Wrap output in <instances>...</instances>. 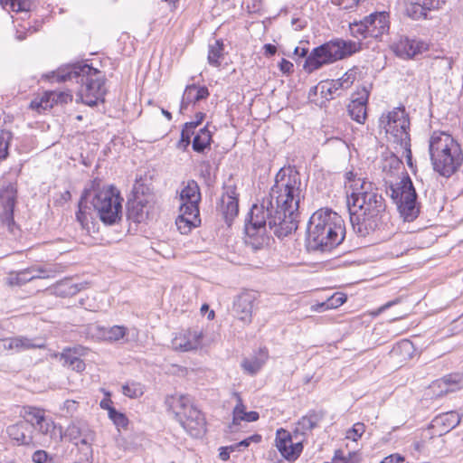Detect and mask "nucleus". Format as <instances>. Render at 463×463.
Wrapping results in <instances>:
<instances>
[{
	"label": "nucleus",
	"instance_id": "7c9ffc66",
	"mask_svg": "<svg viewBox=\"0 0 463 463\" xmlns=\"http://www.w3.org/2000/svg\"><path fill=\"white\" fill-rule=\"evenodd\" d=\"M212 140V134L205 126L194 135L192 142L193 150L196 153L203 154L206 149L210 148Z\"/></svg>",
	"mask_w": 463,
	"mask_h": 463
},
{
	"label": "nucleus",
	"instance_id": "a19ab883",
	"mask_svg": "<svg viewBox=\"0 0 463 463\" xmlns=\"http://www.w3.org/2000/svg\"><path fill=\"white\" fill-rule=\"evenodd\" d=\"M290 443H292L291 434L284 429L278 430L276 434V446L283 458H285Z\"/></svg>",
	"mask_w": 463,
	"mask_h": 463
},
{
	"label": "nucleus",
	"instance_id": "4468645a",
	"mask_svg": "<svg viewBox=\"0 0 463 463\" xmlns=\"http://www.w3.org/2000/svg\"><path fill=\"white\" fill-rule=\"evenodd\" d=\"M446 0H404L405 14L413 20L427 19L428 13L441 7Z\"/></svg>",
	"mask_w": 463,
	"mask_h": 463
},
{
	"label": "nucleus",
	"instance_id": "37998d69",
	"mask_svg": "<svg viewBox=\"0 0 463 463\" xmlns=\"http://www.w3.org/2000/svg\"><path fill=\"white\" fill-rule=\"evenodd\" d=\"M122 392L131 399L138 398L144 393V386L137 382L127 383L122 386Z\"/></svg>",
	"mask_w": 463,
	"mask_h": 463
},
{
	"label": "nucleus",
	"instance_id": "9d476101",
	"mask_svg": "<svg viewBox=\"0 0 463 463\" xmlns=\"http://www.w3.org/2000/svg\"><path fill=\"white\" fill-rule=\"evenodd\" d=\"M461 421V418L457 411H451L439 414L430 423L427 429L421 432V438L424 441L430 440L434 437H442L443 435L455 429Z\"/></svg>",
	"mask_w": 463,
	"mask_h": 463
},
{
	"label": "nucleus",
	"instance_id": "774afa93",
	"mask_svg": "<svg viewBox=\"0 0 463 463\" xmlns=\"http://www.w3.org/2000/svg\"><path fill=\"white\" fill-rule=\"evenodd\" d=\"M264 53L267 56H272L277 52V47L271 43H266L263 46Z\"/></svg>",
	"mask_w": 463,
	"mask_h": 463
},
{
	"label": "nucleus",
	"instance_id": "3c124183",
	"mask_svg": "<svg viewBox=\"0 0 463 463\" xmlns=\"http://www.w3.org/2000/svg\"><path fill=\"white\" fill-rule=\"evenodd\" d=\"M175 224L177 226L178 231L182 234H187L191 232V230L200 224V222L193 221L188 218L178 216L175 221Z\"/></svg>",
	"mask_w": 463,
	"mask_h": 463
},
{
	"label": "nucleus",
	"instance_id": "5701e85b",
	"mask_svg": "<svg viewBox=\"0 0 463 463\" xmlns=\"http://www.w3.org/2000/svg\"><path fill=\"white\" fill-rule=\"evenodd\" d=\"M368 99L369 93L364 90V93L360 97L353 99L348 105L347 109L350 117L359 124H364L366 119V104L368 102Z\"/></svg>",
	"mask_w": 463,
	"mask_h": 463
},
{
	"label": "nucleus",
	"instance_id": "c9c22d12",
	"mask_svg": "<svg viewBox=\"0 0 463 463\" xmlns=\"http://www.w3.org/2000/svg\"><path fill=\"white\" fill-rule=\"evenodd\" d=\"M223 52L224 45L222 40H215L213 44H210L207 57L209 64L214 67L220 66V59L222 58Z\"/></svg>",
	"mask_w": 463,
	"mask_h": 463
},
{
	"label": "nucleus",
	"instance_id": "bb28decb",
	"mask_svg": "<svg viewBox=\"0 0 463 463\" xmlns=\"http://www.w3.org/2000/svg\"><path fill=\"white\" fill-rule=\"evenodd\" d=\"M80 351H83V348L79 346L73 349H65L61 354L64 364L77 373H81L86 368L84 361L79 357V355L82 354Z\"/></svg>",
	"mask_w": 463,
	"mask_h": 463
},
{
	"label": "nucleus",
	"instance_id": "aec40b11",
	"mask_svg": "<svg viewBox=\"0 0 463 463\" xmlns=\"http://www.w3.org/2000/svg\"><path fill=\"white\" fill-rule=\"evenodd\" d=\"M389 13L387 12H374L365 16V23L367 24L370 38H379L384 33H388L390 29Z\"/></svg>",
	"mask_w": 463,
	"mask_h": 463
},
{
	"label": "nucleus",
	"instance_id": "1a4fd4ad",
	"mask_svg": "<svg viewBox=\"0 0 463 463\" xmlns=\"http://www.w3.org/2000/svg\"><path fill=\"white\" fill-rule=\"evenodd\" d=\"M379 128L384 129L392 141L411 155L410 118L404 107L394 108L383 113L379 118Z\"/></svg>",
	"mask_w": 463,
	"mask_h": 463
},
{
	"label": "nucleus",
	"instance_id": "052dcab7",
	"mask_svg": "<svg viewBox=\"0 0 463 463\" xmlns=\"http://www.w3.org/2000/svg\"><path fill=\"white\" fill-rule=\"evenodd\" d=\"M51 98L52 101H54V103H68L69 101L72 100L71 94L68 92H51Z\"/></svg>",
	"mask_w": 463,
	"mask_h": 463
},
{
	"label": "nucleus",
	"instance_id": "0eeeda50",
	"mask_svg": "<svg viewBox=\"0 0 463 463\" xmlns=\"http://www.w3.org/2000/svg\"><path fill=\"white\" fill-rule=\"evenodd\" d=\"M358 45L350 40L335 38L314 48L308 55L307 48L296 47L294 53L300 57H307L303 67L306 71L310 73L325 65L353 55L359 51Z\"/></svg>",
	"mask_w": 463,
	"mask_h": 463
},
{
	"label": "nucleus",
	"instance_id": "a878e982",
	"mask_svg": "<svg viewBox=\"0 0 463 463\" xmlns=\"http://www.w3.org/2000/svg\"><path fill=\"white\" fill-rule=\"evenodd\" d=\"M326 417L324 410H311L298 421L297 430H300L303 434L306 431H311L317 427L318 423Z\"/></svg>",
	"mask_w": 463,
	"mask_h": 463
},
{
	"label": "nucleus",
	"instance_id": "c85d7f7f",
	"mask_svg": "<svg viewBox=\"0 0 463 463\" xmlns=\"http://www.w3.org/2000/svg\"><path fill=\"white\" fill-rule=\"evenodd\" d=\"M41 271L42 270L30 268L18 272H11L6 279V283L10 286H22L34 279L42 278L40 275L36 274V272Z\"/></svg>",
	"mask_w": 463,
	"mask_h": 463
},
{
	"label": "nucleus",
	"instance_id": "bf43d9fd",
	"mask_svg": "<svg viewBox=\"0 0 463 463\" xmlns=\"http://www.w3.org/2000/svg\"><path fill=\"white\" fill-rule=\"evenodd\" d=\"M78 409V402L74 400H66L61 406V411L65 416H71Z\"/></svg>",
	"mask_w": 463,
	"mask_h": 463
},
{
	"label": "nucleus",
	"instance_id": "ea45409f",
	"mask_svg": "<svg viewBox=\"0 0 463 463\" xmlns=\"http://www.w3.org/2000/svg\"><path fill=\"white\" fill-rule=\"evenodd\" d=\"M349 29L351 35L358 40H364L370 37V30H368L365 23V17L363 20L350 23Z\"/></svg>",
	"mask_w": 463,
	"mask_h": 463
},
{
	"label": "nucleus",
	"instance_id": "ddd939ff",
	"mask_svg": "<svg viewBox=\"0 0 463 463\" xmlns=\"http://www.w3.org/2000/svg\"><path fill=\"white\" fill-rule=\"evenodd\" d=\"M6 433L14 445L37 446L38 437L34 436V427L27 421H18L8 426Z\"/></svg>",
	"mask_w": 463,
	"mask_h": 463
},
{
	"label": "nucleus",
	"instance_id": "a211bd4d",
	"mask_svg": "<svg viewBox=\"0 0 463 463\" xmlns=\"http://www.w3.org/2000/svg\"><path fill=\"white\" fill-rule=\"evenodd\" d=\"M390 196L395 204L405 202H416L418 195L409 176L403 177L395 185L390 186Z\"/></svg>",
	"mask_w": 463,
	"mask_h": 463
},
{
	"label": "nucleus",
	"instance_id": "e433bc0d",
	"mask_svg": "<svg viewBox=\"0 0 463 463\" xmlns=\"http://www.w3.org/2000/svg\"><path fill=\"white\" fill-rule=\"evenodd\" d=\"M319 88L321 94H323L325 98L328 99L327 96H330L329 99H334L341 95L340 90H343V83L339 82L338 79L331 80L321 82Z\"/></svg>",
	"mask_w": 463,
	"mask_h": 463
},
{
	"label": "nucleus",
	"instance_id": "20e7f679",
	"mask_svg": "<svg viewBox=\"0 0 463 463\" xmlns=\"http://www.w3.org/2000/svg\"><path fill=\"white\" fill-rule=\"evenodd\" d=\"M345 236L341 215L328 208L316 211L307 227V247L310 250L329 252L341 244Z\"/></svg>",
	"mask_w": 463,
	"mask_h": 463
},
{
	"label": "nucleus",
	"instance_id": "8fccbe9b",
	"mask_svg": "<svg viewBox=\"0 0 463 463\" xmlns=\"http://www.w3.org/2000/svg\"><path fill=\"white\" fill-rule=\"evenodd\" d=\"M53 103H54V101H52L51 92H50V93H45L44 96H43L40 100H37V99L32 100L30 107L33 109H36L37 111L40 112L42 109L46 110L48 109L52 108Z\"/></svg>",
	"mask_w": 463,
	"mask_h": 463
},
{
	"label": "nucleus",
	"instance_id": "473e14b6",
	"mask_svg": "<svg viewBox=\"0 0 463 463\" xmlns=\"http://www.w3.org/2000/svg\"><path fill=\"white\" fill-rule=\"evenodd\" d=\"M396 205L401 216L406 222H412L420 213V204L418 201L400 203Z\"/></svg>",
	"mask_w": 463,
	"mask_h": 463
},
{
	"label": "nucleus",
	"instance_id": "39448f33",
	"mask_svg": "<svg viewBox=\"0 0 463 463\" xmlns=\"http://www.w3.org/2000/svg\"><path fill=\"white\" fill-rule=\"evenodd\" d=\"M57 81L74 80L80 84L76 101L90 107H95L99 101H104L106 90L102 73L85 62H75L60 68L53 72Z\"/></svg>",
	"mask_w": 463,
	"mask_h": 463
},
{
	"label": "nucleus",
	"instance_id": "c03bdc74",
	"mask_svg": "<svg viewBox=\"0 0 463 463\" xmlns=\"http://www.w3.org/2000/svg\"><path fill=\"white\" fill-rule=\"evenodd\" d=\"M346 301V296L341 292H335L331 298H327L326 301L321 303L319 307L323 310L337 308Z\"/></svg>",
	"mask_w": 463,
	"mask_h": 463
},
{
	"label": "nucleus",
	"instance_id": "864d4df0",
	"mask_svg": "<svg viewBox=\"0 0 463 463\" xmlns=\"http://www.w3.org/2000/svg\"><path fill=\"white\" fill-rule=\"evenodd\" d=\"M109 419L118 428H126L128 424V420L126 415L116 409H109Z\"/></svg>",
	"mask_w": 463,
	"mask_h": 463
},
{
	"label": "nucleus",
	"instance_id": "f03ea898",
	"mask_svg": "<svg viewBox=\"0 0 463 463\" xmlns=\"http://www.w3.org/2000/svg\"><path fill=\"white\" fill-rule=\"evenodd\" d=\"M347 197L350 222L360 237L380 230L388 221L389 213L381 189L374 183H365Z\"/></svg>",
	"mask_w": 463,
	"mask_h": 463
},
{
	"label": "nucleus",
	"instance_id": "13d9d810",
	"mask_svg": "<svg viewBox=\"0 0 463 463\" xmlns=\"http://www.w3.org/2000/svg\"><path fill=\"white\" fill-rule=\"evenodd\" d=\"M193 135H194V132H191L189 130L183 128L181 131V138L177 143V147L179 149L185 151L189 145L191 144V137Z\"/></svg>",
	"mask_w": 463,
	"mask_h": 463
},
{
	"label": "nucleus",
	"instance_id": "dca6fc26",
	"mask_svg": "<svg viewBox=\"0 0 463 463\" xmlns=\"http://www.w3.org/2000/svg\"><path fill=\"white\" fill-rule=\"evenodd\" d=\"M127 332L128 328L123 326H113L106 328L96 324H91L86 328L88 337L109 342H117L122 339L127 335Z\"/></svg>",
	"mask_w": 463,
	"mask_h": 463
},
{
	"label": "nucleus",
	"instance_id": "423d86ee",
	"mask_svg": "<svg viewBox=\"0 0 463 463\" xmlns=\"http://www.w3.org/2000/svg\"><path fill=\"white\" fill-rule=\"evenodd\" d=\"M429 153L433 170L443 177H450L463 164V150L449 134L434 131L429 140Z\"/></svg>",
	"mask_w": 463,
	"mask_h": 463
},
{
	"label": "nucleus",
	"instance_id": "cd10ccee",
	"mask_svg": "<svg viewBox=\"0 0 463 463\" xmlns=\"http://www.w3.org/2000/svg\"><path fill=\"white\" fill-rule=\"evenodd\" d=\"M436 385L440 389L438 396L453 392L463 388V376L457 373L449 374L437 381L432 387H435Z\"/></svg>",
	"mask_w": 463,
	"mask_h": 463
},
{
	"label": "nucleus",
	"instance_id": "c756f323",
	"mask_svg": "<svg viewBox=\"0 0 463 463\" xmlns=\"http://www.w3.org/2000/svg\"><path fill=\"white\" fill-rule=\"evenodd\" d=\"M260 357L253 356L251 358H244L242 360L241 367L245 373L250 375H254L261 369L268 359V350L266 348H261L260 350Z\"/></svg>",
	"mask_w": 463,
	"mask_h": 463
},
{
	"label": "nucleus",
	"instance_id": "4d7b16f0",
	"mask_svg": "<svg viewBox=\"0 0 463 463\" xmlns=\"http://www.w3.org/2000/svg\"><path fill=\"white\" fill-rule=\"evenodd\" d=\"M32 460L34 463H55L54 458L50 456L45 450H36L32 456Z\"/></svg>",
	"mask_w": 463,
	"mask_h": 463
},
{
	"label": "nucleus",
	"instance_id": "338daca9",
	"mask_svg": "<svg viewBox=\"0 0 463 463\" xmlns=\"http://www.w3.org/2000/svg\"><path fill=\"white\" fill-rule=\"evenodd\" d=\"M279 70L285 73L288 74L293 71V63L286 59H282L279 63Z\"/></svg>",
	"mask_w": 463,
	"mask_h": 463
},
{
	"label": "nucleus",
	"instance_id": "2f4dec72",
	"mask_svg": "<svg viewBox=\"0 0 463 463\" xmlns=\"http://www.w3.org/2000/svg\"><path fill=\"white\" fill-rule=\"evenodd\" d=\"M84 288L83 284L73 283L71 279H64L55 286V292L61 298L72 297Z\"/></svg>",
	"mask_w": 463,
	"mask_h": 463
},
{
	"label": "nucleus",
	"instance_id": "49530a36",
	"mask_svg": "<svg viewBox=\"0 0 463 463\" xmlns=\"http://www.w3.org/2000/svg\"><path fill=\"white\" fill-rule=\"evenodd\" d=\"M345 179L347 181V184H349V187L352 191V193L354 192H361L358 190L361 187V184H365V183H372L366 178L358 177L357 174L354 173L353 171H349L345 173Z\"/></svg>",
	"mask_w": 463,
	"mask_h": 463
},
{
	"label": "nucleus",
	"instance_id": "de8ad7c7",
	"mask_svg": "<svg viewBox=\"0 0 463 463\" xmlns=\"http://www.w3.org/2000/svg\"><path fill=\"white\" fill-rule=\"evenodd\" d=\"M425 444L428 445L430 449H432L434 452H440L445 444V440L441 439V437H434L430 440L427 439L426 441H424L423 439L421 438V442L415 443V449L417 450H420Z\"/></svg>",
	"mask_w": 463,
	"mask_h": 463
},
{
	"label": "nucleus",
	"instance_id": "0e129e2a",
	"mask_svg": "<svg viewBox=\"0 0 463 463\" xmlns=\"http://www.w3.org/2000/svg\"><path fill=\"white\" fill-rule=\"evenodd\" d=\"M380 463H405V458L401 454L394 453L385 457Z\"/></svg>",
	"mask_w": 463,
	"mask_h": 463
},
{
	"label": "nucleus",
	"instance_id": "f704fd0d",
	"mask_svg": "<svg viewBox=\"0 0 463 463\" xmlns=\"http://www.w3.org/2000/svg\"><path fill=\"white\" fill-rule=\"evenodd\" d=\"M146 205L140 200L128 203V217L135 222H141L146 215Z\"/></svg>",
	"mask_w": 463,
	"mask_h": 463
},
{
	"label": "nucleus",
	"instance_id": "f8f14e48",
	"mask_svg": "<svg viewBox=\"0 0 463 463\" xmlns=\"http://www.w3.org/2000/svg\"><path fill=\"white\" fill-rule=\"evenodd\" d=\"M17 190L14 184H7L0 189V207L2 213L0 218L2 222L12 231L14 224V209L16 203Z\"/></svg>",
	"mask_w": 463,
	"mask_h": 463
},
{
	"label": "nucleus",
	"instance_id": "7ed1b4c3",
	"mask_svg": "<svg viewBox=\"0 0 463 463\" xmlns=\"http://www.w3.org/2000/svg\"><path fill=\"white\" fill-rule=\"evenodd\" d=\"M122 202L123 198L116 187L109 185L101 188L99 180H94L90 187L84 189L80 196L76 220L83 230H90L86 212L90 203L104 224H116L122 217Z\"/></svg>",
	"mask_w": 463,
	"mask_h": 463
},
{
	"label": "nucleus",
	"instance_id": "b1692460",
	"mask_svg": "<svg viewBox=\"0 0 463 463\" xmlns=\"http://www.w3.org/2000/svg\"><path fill=\"white\" fill-rule=\"evenodd\" d=\"M209 95L210 92L205 86L198 87L195 84L187 85L183 94L180 109H186L189 104L206 99Z\"/></svg>",
	"mask_w": 463,
	"mask_h": 463
},
{
	"label": "nucleus",
	"instance_id": "e2e57ef3",
	"mask_svg": "<svg viewBox=\"0 0 463 463\" xmlns=\"http://www.w3.org/2000/svg\"><path fill=\"white\" fill-rule=\"evenodd\" d=\"M334 463H356L352 458V454L349 453L348 457H345L342 450L338 449L335 452Z\"/></svg>",
	"mask_w": 463,
	"mask_h": 463
},
{
	"label": "nucleus",
	"instance_id": "6e6552de",
	"mask_svg": "<svg viewBox=\"0 0 463 463\" xmlns=\"http://www.w3.org/2000/svg\"><path fill=\"white\" fill-rule=\"evenodd\" d=\"M165 404L173 411L175 419L192 437H201L205 432V419L203 413L195 408L188 395H170L165 399Z\"/></svg>",
	"mask_w": 463,
	"mask_h": 463
},
{
	"label": "nucleus",
	"instance_id": "680f3d73",
	"mask_svg": "<svg viewBox=\"0 0 463 463\" xmlns=\"http://www.w3.org/2000/svg\"><path fill=\"white\" fill-rule=\"evenodd\" d=\"M261 439H262L261 435L253 434V435L242 439L241 441L236 443L235 447H236V449H238L240 447L247 448L250 446V443H260L261 441Z\"/></svg>",
	"mask_w": 463,
	"mask_h": 463
},
{
	"label": "nucleus",
	"instance_id": "4be33fe9",
	"mask_svg": "<svg viewBox=\"0 0 463 463\" xmlns=\"http://www.w3.org/2000/svg\"><path fill=\"white\" fill-rule=\"evenodd\" d=\"M57 432L61 436V430H57L54 421L49 417H43V420L34 426V436L38 437L37 446L55 438Z\"/></svg>",
	"mask_w": 463,
	"mask_h": 463
},
{
	"label": "nucleus",
	"instance_id": "4c0bfd02",
	"mask_svg": "<svg viewBox=\"0 0 463 463\" xmlns=\"http://www.w3.org/2000/svg\"><path fill=\"white\" fill-rule=\"evenodd\" d=\"M23 417L24 420L22 421H27L34 427L40 420H43V417H45V411L37 407L26 406L24 407Z\"/></svg>",
	"mask_w": 463,
	"mask_h": 463
},
{
	"label": "nucleus",
	"instance_id": "393cba45",
	"mask_svg": "<svg viewBox=\"0 0 463 463\" xmlns=\"http://www.w3.org/2000/svg\"><path fill=\"white\" fill-rule=\"evenodd\" d=\"M44 347V344L35 343L34 340L25 336L9 337L3 340V348L5 350L22 352L28 349H42Z\"/></svg>",
	"mask_w": 463,
	"mask_h": 463
},
{
	"label": "nucleus",
	"instance_id": "2eb2a0df",
	"mask_svg": "<svg viewBox=\"0 0 463 463\" xmlns=\"http://www.w3.org/2000/svg\"><path fill=\"white\" fill-rule=\"evenodd\" d=\"M64 437L76 446L79 444L90 446L95 439V432L90 426L80 420L71 422L64 431Z\"/></svg>",
	"mask_w": 463,
	"mask_h": 463
},
{
	"label": "nucleus",
	"instance_id": "72a5a7b5",
	"mask_svg": "<svg viewBox=\"0 0 463 463\" xmlns=\"http://www.w3.org/2000/svg\"><path fill=\"white\" fill-rule=\"evenodd\" d=\"M180 197L182 202L199 203L201 194L198 184L194 180L188 181L187 184L182 190Z\"/></svg>",
	"mask_w": 463,
	"mask_h": 463
},
{
	"label": "nucleus",
	"instance_id": "f3484780",
	"mask_svg": "<svg viewBox=\"0 0 463 463\" xmlns=\"http://www.w3.org/2000/svg\"><path fill=\"white\" fill-rule=\"evenodd\" d=\"M428 49V43L422 40L402 37L395 44L394 52L401 58L411 59Z\"/></svg>",
	"mask_w": 463,
	"mask_h": 463
},
{
	"label": "nucleus",
	"instance_id": "6ab92c4d",
	"mask_svg": "<svg viewBox=\"0 0 463 463\" xmlns=\"http://www.w3.org/2000/svg\"><path fill=\"white\" fill-rule=\"evenodd\" d=\"M255 300L256 294L252 291H245L237 297L233 303V311L238 319L246 324L251 322Z\"/></svg>",
	"mask_w": 463,
	"mask_h": 463
},
{
	"label": "nucleus",
	"instance_id": "69168bd1",
	"mask_svg": "<svg viewBox=\"0 0 463 463\" xmlns=\"http://www.w3.org/2000/svg\"><path fill=\"white\" fill-rule=\"evenodd\" d=\"M235 449H236L235 444L231 445L229 447H222L220 449L219 458L222 460L226 461L230 458V453L234 451Z\"/></svg>",
	"mask_w": 463,
	"mask_h": 463
},
{
	"label": "nucleus",
	"instance_id": "6e6d98bb",
	"mask_svg": "<svg viewBox=\"0 0 463 463\" xmlns=\"http://www.w3.org/2000/svg\"><path fill=\"white\" fill-rule=\"evenodd\" d=\"M365 431V425L363 422H356L347 431L346 438L356 441Z\"/></svg>",
	"mask_w": 463,
	"mask_h": 463
},
{
	"label": "nucleus",
	"instance_id": "79ce46f5",
	"mask_svg": "<svg viewBox=\"0 0 463 463\" xmlns=\"http://www.w3.org/2000/svg\"><path fill=\"white\" fill-rule=\"evenodd\" d=\"M413 349V345L410 340L403 339L393 345L390 351L392 356L410 357Z\"/></svg>",
	"mask_w": 463,
	"mask_h": 463
},
{
	"label": "nucleus",
	"instance_id": "f257e3e1",
	"mask_svg": "<svg viewBox=\"0 0 463 463\" xmlns=\"http://www.w3.org/2000/svg\"><path fill=\"white\" fill-rule=\"evenodd\" d=\"M299 173L291 168H280L269 196L260 204H253L245 224L246 243L255 249L266 244L268 229L279 238L286 237L298 228L301 197Z\"/></svg>",
	"mask_w": 463,
	"mask_h": 463
},
{
	"label": "nucleus",
	"instance_id": "5fc2aeb1",
	"mask_svg": "<svg viewBox=\"0 0 463 463\" xmlns=\"http://www.w3.org/2000/svg\"><path fill=\"white\" fill-rule=\"evenodd\" d=\"M303 450V444L301 441L296 443H290L286 452L285 458L288 461L296 460Z\"/></svg>",
	"mask_w": 463,
	"mask_h": 463
},
{
	"label": "nucleus",
	"instance_id": "9b49d317",
	"mask_svg": "<svg viewBox=\"0 0 463 463\" xmlns=\"http://www.w3.org/2000/svg\"><path fill=\"white\" fill-rule=\"evenodd\" d=\"M222 195L218 203V210L222 214L225 222L230 225L239 213V200L236 185L224 184Z\"/></svg>",
	"mask_w": 463,
	"mask_h": 463
},
{
	"label": "nucleus",
	"instance_id": "603ef678",
	"mask_svg": "<svg viewBox=\"0 0 463 463\" xmlns=\"http://www.w3.org/2000/svg\"><path fill=\"white\" fill-rule=\"evenodd\" d=\"M11 139L12 133L10 131L2 130L0 132V161L6 158Z\"/></svg>",
	"mask_w": 463,
	"mask_h": 463
},
{
	"label": "nucleus",
	"instance_id": "412c9836",
	"mask_svg": "<svg viewBox=\"0 0 463 463\" xmlns=\"http://www.w3.org/2000/svg\"><path fill=\"white\" fill-rule=\"evenodd\" d=\"M202 339V333L196 330H186L177 335L172 341L175 350L187 352L196 349Z\"/></svg>",
	"mask_w": 463,
	"mask_h": 463
},
{
	"label": "nucleus",
	"instance_id": "58836bf2",
	"mask_svg": "<svg viewBox=\"0 0 463 463\" xmlns=\"http://www.w3.org/2000/svg\"><path fill=\"white\" fill-rule=\"evenodd\" d=\"M180 215L181 217L188 218L193 221L201 222L200 220V212H199V203H194L191 202H183L180 206Z\"/></svg>",
	"mask_w": 463,
	"mask_h": 463
},
{
	"label": "nucleus",
	"instance_id": "09e8293b",
	"mask_svg": "<svg viewBox=\"0 0 463 463\" xmlns=\"http://www.w3.org/2000/svg\"><path fill=\"white\" fill-rule=\"evenodd\" d=\"M4 6L9 5L14 12L29 11L31 2L29 0H0Z\"/></svg>",
	"mask_w": 463,
	"mask_h": 463
},
{
	"label": "nucleus",
	"instance_id": "a18cd8bd",
	"mask_svg": "<svg viewBox=\"0 0 463 463\" xmlns=\"http://www.w3.org/2000/svg\"><path fill=\"white\" fill-rule=\"evenodd\" d=\"M237 404L232 411V425H238L241 420H243L246 415L245 406L243 404L241 395L237 392L234 393Z\"/></svg>",
	"mask_w": 463,
	"mask_h": 463
}]
</instances>
